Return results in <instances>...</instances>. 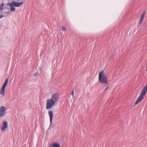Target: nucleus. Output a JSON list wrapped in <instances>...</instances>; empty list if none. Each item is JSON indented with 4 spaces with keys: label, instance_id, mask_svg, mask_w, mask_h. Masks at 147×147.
Wrapping results in <instances>:
<instances>
[{
    "label": "nucleus",
    "instance_id": "obj_2",
    "mask_svg": "<svg viewBox=\"0 0 147 147\" xmlns=\"http://www.w3.org/2000/svg\"><path fill=\"white\" fill-rule=\"evenodd\" d=\"M99 80L102 84H107L108 82V78L106 76L103 71H100L99 74Z\"/></svg>",
    "mask_w": 147,
    "mask_h": 147
},
{
    "label": "nucleus",
    "instance_id": "obj_3",
    "mask_svg": "<svg viewBox=\"0 0 147 147\" xmlns=\"http://www.w3.org/2000/svg\"><path fill=\"white\" fill-rule=\"evenodd\" d=\"M56 103L51 99H48L47 100L46 109H47L52 108Z\"/></svg>",
    "mask_w": 147,
    "mask_h": 147
},
{
    "label": "nucleus",
    "instance_id": "obj_23",
    "mask_svg": "<svg viewBox=\"0 0 147 147\" xmlns=\"http://www.w3.org/2000/svg\"><path fill=\"white\" fill-rule=\"evenodd\" d=\"M9 12H7V13H9Z\"/></svg>",
    "mask_w": 147,
    "mask_h": 147
},
{
    "label": "nucleus",
    "instance_id": "obj_8",
    "mask_svg": "<svg viewBox=\"0 0 147 147\" xmlns=\"http://www.w3.org/2000/svg\"><path fill=\"white\" fill-rule=\"evenodd\" d=\"M24 2H22L21 3H19L18 2L13 1L12 3H11L15 7H19L20 5L23 4Z\"/></svg>",
    "mask_w": 147,
    "mask_h": 147
},
{
    "label": "nucleus",
    "instance_id": "obj_13",
    "mask_svg": "<svg viewBox=\"0 0 147 147\" xmlns=\"http://www.w3.org/2000/svg\"><path fill=\"white\" fill-rule=\"evenodd\" d=\"M5 6V4L3 2L0 5V10L2 11L3 9V7Z\"/></svg>",
    "mask_w": 147,
    "mask_h": 147
},
{
    "label": "nucleus",
    "instance_id": "obj_18",
    "mask_svg": "<svg viewBox=\"0 0 147 147\" xmlns=\"http://www.w3.org/2000/svg\"><path fill=\"white\" fill-rule=\"evenodd\" d=\"M38 72H36L34 74V76H36V75H38Z\"/></svg>",
    "mask_w": 147,
    "mask_h": 147
},
{
    "label": "nucleus",
    "instance_id": "obj_1",
    "mask_svg": "<svg viewBox=\"0 0 147 147\" xmlns=\"http://www.w3.org/2000/svg\"><path fill=\"white\" fill-rule=\"evenodd\" d=\"M147 91V84H146V85L143 88L140 96L138 98L137 100L135 103V105H137L143 99Z\"/></svg>",
    "mask_w": 147,
    "mask_h": 147
},
{
    "label": "nucleus",
    "instance_id": "obj_20",
    "mask_svg": "<svg viewBox=\"0 0 147 147\" xmlns=\"http://www.w3.org/2000/svg\"><path fill=\"white\" fill-rule=\"evenodd\" d=\"M142 21H140L139 22V24H141L142 23Z\"/></svg>",
    "mask_w": 147,
    "mask_h": 147
},
{
    "label": "nucleus",
    "instance_id": "obj_11",
    "mask_svg": "<svg viewBox=\"0 0 147 147\" xmlns=\"http://www.w3.org/2000/svg\"><path fill=\"white\" fill-rule=\"evenodd\" d=\"M8 82V79H6L5 82L4 83L3 86H2V87L5 88V87H6L7 84Z\"/></svg>",
    "mask_w": 147,
    "mask_h": 147
},
{
    "label": "nucleus",
    "instance_id": "obj_12",
    "mask_svg": "<svg viewBox=\"0 0 147 147\" xmlns=\"http://www.w3.org/2000/svg\"><path fill=\"white\" fill-rule=\"evenodd\" d=\"M51 145H52V147H60V145L57 143H54L53 144H51Z\"/></svg>",
    "mask_w": 147,
    "mask_h": 147
},
{
    "label": "nucleus",
    "instance_id": "obj_4",
    "mask_svg": "<svg viewBox=\"0 0 147 147\" xmlns=\"http://www.w3.org/2000/svg\"><path fill=\"white\" fill-rule=\"evenodd\" d=\"M59 95L58 93H55L53 94L51 99H52L56 103H57L59 99Z\"/></svg>",
    "mask_w": 147,
    "mask_h": 147
},
{
    "label": "nucleus",
    "instance_id": "obj_17",
    "mask_svg": "<svg viewBox=\"0 0 147 147\" xmlns=\"http://www.w3.org/2000/svg\"><path fill=\"white\" fill-rule=\"evenodd\" d=\"M143 19H144V18L141 17L140 21H142L143 20Z\"/></svg>",
    "mask_w": 147,
    "mask_h": 147
},
{
    "label": "nucleus",
    "instance_id": "obj_15",
    "mask_svg": "<svg viewBox=\"0 0 147 147\" xmlns=\"http://www.w3.org/2000/svg\"><path fill=\"white\" fill-rule=\"evenodd\" d=\"M71 94L73 96V98H74V90H73L72 91V92L71 93Z\"/></svg>",
    "mask_w": 147,
    "mask_h": 147
},
{
    "label": "nucleus",
    "instance_id": "obj_21",
    "mask_svg": "<svg viewBox=\"0 0 147 147\" xmlns=\"http://www.w3.org/2000/svg\"><path fill=\"white\" fill-rule=\"evenodd\" d=\"M49 147H52V145H51Z\"/></svg>",
    "mask_w": 147,
    "mask_h": 147
},
{
    "label": "nucleus",
    "instance_id": "obj_6",
    "mask_svg": "<svg viewBox=\"0 0 147 147\" xmlns=\"http://www.w3.org/2000/svg\"><path fill=\"white\" fill-rule=\"evenodd\" d=\"M48 114L50 117V124H52V120L53 117V112L52 111H50L48 112Z\"/></svg>",
    "mask_w": 147,
    "mask_h": 147
},
{
    "label": "nucleus",
    "instance_id": "obj_7",
    "mask_svg": "<svg viewBox=\"0 0 147 147\" xmlns=\"http://www.w3.org/2000/svg\"><path fill=\"white\" fill-rule=\"evenodd\" d=\"M8 123L7 121H5L3 122V125L1 127V129L3 131H4L7 127Z\"/></svg>",
    "mask_w": 147,
    "mask_h": 147
},
{
    "label": "nucleus",
    "instance_id": "obj_9",
    "mask_svg": "<svg viewBox=\"0 0 147 147\" xmlns=\"http://www.w3.org/2000/svg\"><path fill=\"white\" fill-rule=\"evenodd\" d=\"M7 5H9L10 7V10L11 11H14L15 10V9L14 6L11 3H8L7 4Z\"/></svg>",
    "mask_w": 147,
    "mask_h": 147
},
{
    "label": "nucleus",
    "instance_id": "obj_10",
    "mask_svg": "<svg viewBox=\"0 0 147 147\" xmlns=\"http://www.w3.org/2000/svg\"><path fill=\"white\" fill-rule=\"evenodd\" d=\"M5 88L2 87L0 91V94L2 95H4V92Z\"/></svg>",
    "mask_w": 147,
    "mask_h": 147
},
{
    "label": "nucleus",
    "instance_id": "obj_5",
    "mask_svg": "<svg viewBox=\"0 0 147 147\" xmlns=\"http://www.w3.org/2000/svg\"><path fill=\"white\" fill-rule=\"evenodd\" d=\"M6 108L4 106L0 107V118L4 117L6 113Z\"/></svg>",
    "mask_w": 147,
    "mask_h": 147
},
{
    "label": "nucleus",
    "instance_id": "obj_19",
    "mask_svg": "<svg viewBox=\"0 0 147 147\" xmlns=\"http://www.w3.org/2000/svg\"><path fill=\"white\" fill-rule=\"evenodd\" d=\"M3 16L2 15H0V19L2 18Z\"/></svg>",
    "mask_w": 147,
    "mask_h": 147
},
{
    "label": "nucleus",
    "instance_id": "obj_24",
    "mask_svg": "<svg viewBox=\"0 0 147 147\" xmlns=\"http://www.w3.org/2000/svg\"><path fill=\"white\" fill-rule=\"evenodd\" d=\"M146 71H147V69H146Z\"/></svg>",
    "mask_w": 147,
    "mask_h": 147
},
{
    "label": "nucleus",
    "instance_id": "obj_22",
    "mask_svg": "<svg viewBox=\"0 0 147 147\" xmlns=\"http://www.w3.org/2000/svg\"><path fill=\"white\" fill-rule=\"evenodd\" d=\"M107 88V87L105 89V90Z\"/></svg>",
    "mask_w": 147,
    "mask_h": 147
},
{
    "label": "nucleus",
    "instance_id": "obj_16",
    "mask_svg": "<svg viewBox=\"0 0 147 147\" xmlns=\"http://www.w3.org/2000/svg\"><path fill=\"white\" fill-rule=\"evenodd\" d=\"M62 30L63 31H65L66 29L63 26L62 27Z\"/></svg>",
    "mask_w": 147,
    "mask_h": 147
},
{
    "label": "nucleus",
    "instance_id": "obj_14",
    "mask_svg": "<svg viewBox=\"0 0 147 147\" xmlns=\"http://www.w3.org/2000/svg\"><path fill=\"white\" fill-rule=\"evenodd\" d=\"M145 14H146L145 11H144L142 14L141 16V17L144 18V16L145 15Z\"/></svg>",
    "mask_w": 147,
    "mask_h": 147
}]
</instances>
